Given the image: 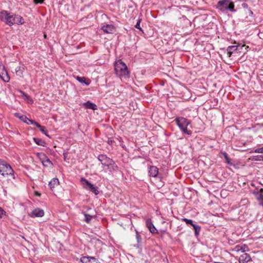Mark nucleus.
I'll return each mask as SVG.
<instances>
[{"label": "nucleus", "instance_id": "nucleus-2", "mask_svg": "<svg viewBox=\"0 0 263 263\" xmlns=\"http://www.w3.org/2000/svg\"><path fill=\"white\" fill-rule=\"evenodd\" d=\"M216 8L222 13H227L228 11L235 12L234 4L230 0L219 1L217 3Z\"/></svg>", "mask_w": 263, "mask_h": 263}, {"label": "nucleus", "instance_id": "nucleus-26", "mask_svg": "<svg viewBox=\"0 0 263 263\" xmlns=\"http://www.w3.org/2000/svg\"><path fill=\"white\" fill-rule=\"evenodd\" d=\"M193 227L195 230V234L196 236L198 235L200 230V227L197 224H193Z\"/></svg>", "mask_w": 263, "mask_h": 263}, {"label": "nucleus", "instance_id": "nucleus-31", "mask_svg": "<svg viewBox=\"0 0 263 263\" xmlns=\"http://www.w3.org/2000/svg\"><path fill=\"white\" fill-rule=\"evenodd\" d=\"M141 22V20H138L136 25H135V27L138 29H139L140 31H142L141 28L140 27V24Z\"/></svg>", "mask_w": 263, "mask_h": 263}, {"label": "nucleus", "instance_id": "nucleus-39", "mask_svg": "<svg viewBox=\"0 0 263 263\" xmlns=\"http://www.w3.org/2000/svg\"><path fill=\"white\" fill-rule=\"evenodd\" d=\"M29 102H30V103H32L33 102V100H32L31 99H30Z\"/></svg>", "mask_w": 263, "mask_h": 263}, {"label": "nucleus", "instance_id": "nucleus-23", "mask_svg": "<svg viewBox=\"0 0 263 263\" xmlns=\"http://www.w3.org/2000/svg\"><path fill=\"white\" fill-rule=\"evenodd\" d=\"M242 7H243V8H244L245 9H246L248 11V12L249 13V15L251 16H252L253 15V12L248 7V5L247 3H242Z\"/></svg>", "mask_w": 263, "mask_h": 263}, {"label": "nucleus", "instance_id": "nucleus-42", "mask_svg": "<svg viewBox=\"0 0 263 263\" xmlns=\"http://www.w3.org/2000/svg\"><path fill=\"white\" fill-rule=\"evenodd\" d=\"M261 160H262V161H263V155H262V156H261Z\"/></svg>", "mask_w": 263, "mask_h": 263}, {"label": "nucleus", "instance_id": "nucleus-28", "mask_svg": "<svg viewBox=\"0 0 263 263\" xmlns=\"http://www.w3.org/2000/svg\"><path fill=\"white\" fill-rule=\"evenodd\" d=\"M77 80L79 82H80V83H85V84H86V85H87L89 84V83H86L85 82V80H86V79H85V78L84 77H78H78H77Z\"/></svg>", "mask_w": 263, "mask_h": 263}, {"label": "nucleus", "instance_id": "nucleus-12", "mask_svg": "<svg viewBox=\"0 0 263 263\" xmlns=\"http://www.w3.org/2000/svg\"><path fill=\"white\" fill-rule=\"evenodd\" d=\"M248 250V247L246 245H237L232 249V251L235 252H239L240 251L242 253H244Z\"/></svg>", "mask_w": 263, "mask_h": 263}, {"label": "nucleus", "instance_id": "nucleus-27", "mask_svg": "<svg viewBox=\"0 0 263 263\" xmlns=\"http://www.w3.org/2000/svg\"><path fill=\"white\" fill-rule=\"evenodd\" d=\"M84 216H85V221L87 222V223H89L91 220L92 219V216L89 215V214H87L86 213H84Z\"/></svg>", "mask_w": 263, "mask_h": 263}, {"label": "nucleus", "instance_id": "nucleus-24", "mask_svg": "<svg viewBox=\"0 0 263 263\" xmlns=\"http://www.w3.org/2000/svg\"><path fill=\"white\" fill-rule=\"evenodd\" d=\"M15 73L17 76L23 77V70L21 67H17L15 69Z\"/></svg>", "mask_w": 263, "mask_h": 263}, {"label": "nucleus", "instance_id": "nucleus-14", "mask_svg": "<svg viewBox=\"0 0 263 263\" xmlns=\"http://www.w3.org/2000/svg\"><path fill=\"white\" fill-rule=\"evenodd\" d=\"M238 46H229L227 49V54L229 57H231L232 54L235 53L237 50H239Z\"/></svg>", "mask_w": 263, "mask_h": 263}, {"label": "nucleus", "instance_id": "nucleus-32", "mask_svg": "<svg viewBox=\"0 0 263 263\" xmlns=\"http://www.w3.org/2000/svg\"><path fill=\"white\" fill-rule=\"evenodd\" d=\"M252 159L255 161H260V160H261V155L256 156Z\"/></svg>", "mask_w": 263, "mask_h": 263}, {"label": "nucleus", "instance_id": "nucleus-4", "mask_svg": "<svg viewBox=\"0 0 263 263\" xmlns=\"http://www.w3.org/2000/svg\"><path fill=\"white\" fill-rule=\"evenodd\" d=\"M14 14L6 11L0 12V19L10 26L14 24Z\"/></svg>", "mask_w": 263, "mask_h": 263}, {"label": "nucleus", "instance_id": "nucleus-22", "mask_svg": "<svg viewBox=\"0 0 263 263\" xmlns=\"http://www.w3.org/2000/svg\"><path fill=\"white\" fill-rule=\"evenodd\" d=\"M35 125L40 129L41 132H42L46 136L49 137V135L47 134V131L46 130L45 127L44 126H41L38 123H35Z\"/></svg>", "mask_w": 263, "mask_h": 263}, {"label": "nucleus", "instance_id": "nucleus-40", "mask_svg": "<svg viewBox=\"0 0 263 263\" xmlns=\"http://www.w3.org/2000/svg\"><path fill=\"white\" fill-rule=\"evenodd\" d=\"M43 158H47L45 155H42Z\"/></svg>", "mask_w": 263, "mask_h": 263}, {"label": "nucleus", "instance_id": "nucleus-29", "mask_svg": "<svg viewBox=\"0 0 263 263\" xmlns=\"http://www.w3.org/2000/svg\"><path fill=\"white\" fill-rule=\"evenodd\" d=\"M182 220L183 221L185 222V223L186 224H190L192 225V226H193V224H194L193 222V221L191 219H189L184 218L182 219Z\"/></svg>", "mask_w": 263, "mask_h": 263}, {"label": "nucleus", "instance_id": "nucleus-1", "mask_svg": "<svg viewBox=\"0 0 263 263\" xmlns=\"http://www.w3.org/2000/svg\"><path fill=\"white\" fill-rule=\"evenodd\" d=\"M115 70L116 73L120 78H128L130 77V72L128 70L126 64L121 60H119L115 63Z\"/></svg>", "mask_w": 263, "mask_h": 263}, {"label": "nucleus", "instance_id": "nucleus-43", "mask_svg": "<svg viewBox=\"0 0 263 263\" xmlns=\"http://www.w3.org/2000/svg\"><path fill=\"white\" fill-rule=\"evenodd\" d=\"M243 47V46H241L240 49H242Z\"/></svg>", "mask_w": 263, "mask_h": 263}, {"label": "nucleus", "instance_id": "nucleus-3", "mask_svg": "<svg viewBox=\"0 0 263 263\" xmlns=\"http://www.w3.org/2000/svg\"><path fill=\"white\" fill-rule=\"evenodd\" d=\"M175 121L184 133L188 135H191L192 132L188 130L187 128V126L190 123V121L187 119L183 117L176 118L175 119Z\"/></svg>", "mask_w": 263, "mask_h": 263}, {"label": "nucleus", "instance_id": "nucleus-21", "mask_svg": "<svg viewBox=\"0 0 263 263\" xmlns=\"http://www.w3.org/2000/svg\"><path fill=\"white\" fill-rule=\"evenodd\" d=\"M33 140L35 142V143L39 145H41L43 146H45L46 143L45 142V141H44L43 140L40 138H33Z\"/></svg>", "mask_w": 263, "mask_h": 263}, {"label": "nucleus", "instance_id": "nucleus-37", "mask_svg": "<svg viewBox=\"0 0 263 263\" xmlns=\"http://www.w3.org/2000/svg\"><path fill=\"white\" fill-rule=\"evenodd\" d=\"M224 156L227 162L229 163L230 162L229 158L228 157L227 154L226 153H224Z\"/></svg>", "mask_w": 263, "mask_h": 263}, {"label": "nucleus", "instance_id": "nucleus-25", "mask_svg": "<svg viewBox=\"0 0 263 263\" xmlns=\"http://www.w3.org/2000/svg\"><path fill=\"white\" fill-rule=\"evenodd\" d=\"M43 164L45 166L51 167L52 165V162L48 158H46L45 160L42 161Z\"/></svg>", "mask_w": 263, "mask_h": 263}, {"label": "nucleus", "instance_id": "nucleus-6", "mask_svg": "<svg viewBox=\"0 0 263 263\" xmlns=\"http://www.w3.org/2000/svg\"><path fill=\"white\" fill-rule=\"evenodd\" d=\"M13 170L10 165L0 160V174L3 176L13 175Z\"/></svg>", "mask_w": 263, "mask_h": 263}, {"label": "nucleus", "instance_id": "nucleus-20", "mask_svg": "<svg viewBox=\"0 0 263 263\" xmlns=\"http://www.w3.org/2000/svg\"><path fill=\"white\" fill-rule=\"evenodd\" d=\"M83 106L86 108L91 109L92 110H96L97 109V105L89 101L83 103Z\"/></svg>", "mask_w": 263, "mask_h": 263}, {"label": "nucleus", "instance_id": "nucleus-38", "mask_svg": "<svg viewBox=\"0 0 263 263\" xmlns=\"http://www.w3.org/2000/svg\"><path fill=\"white\" fill-rule=\"evenodd\" d=\"M21 93H22L24 96H26V97H27L28 98V97H27V96L25 94V93H24V92H23L21 91Z\"/></svg>", "mask_w": 263, "mask_h": 263}, {"label": "nucleus", "instance_id": "nucleus-30", "mask_svg": "<svg viewBox=\"0 0 263 263\" xmlns=\"http://www.w3.org/2000/svg\"><path fill=\"white\" fill-rule=\"evenodd\" d=\"M19 117V118H20V119L22 121H23V122H25V123H26V122H27V120H28V118L26 116H24V115L21 116H20V117Z\"/></svg>", "mask_w": 263, "mask_h": 263}, {"label": "nucleus", "instance_id": "nucleus-15", "mask_svg": "<svg viewBox=\"0 0 263 263\" xmlns=\"http://www.w3.org/2000/svg\"><path fill=\"white\" fill-rule=\"evenodd\" d=\"M146 224L148 230L152 233H156L157 232V230L155 228L154 224L152 223L151 219H147L146 221Z\"/></svg>", "mask_w": 263, "mask_h": 263}, {"label": "nucleus", "instance_id": "nucleus-18", "mask_svg": "<svg viewBox=\"0 0 263 263\" xmlns=\"http://www.w3.org/2000/svg\"><path fill=\"white\" fill-rule=\"evenodd\" d=\"M14 24L23 25L25 23L24 18L20 15H14Z\"/></svg>", "mask_w": 263, "mask_h": 263}, {"label": "nucleus", "instance_id": "nucleus-35", "mask_svg": "<svg viewBox=\"0 0 263 263\" xmlns=\"http://www.w3.org/2000/svg\"><path fill=\"white\" fill-rule=\"evenodd\" d=\"M35 123H37V122L33 120L29 119H28V120H27V121L26 122V123L28 124H35Z\"/></svg>", "mask_w": 263, "mask_h": 263}, {"label": "nucleus", "instance_id": "nucleus-36", "mask_svg": "<svg viewBox=\"0 0 263 263\" xmlns=\"http://www.w3.org/2000/svg\"><path fill=\"white\" fill-rule=\"evenodd\" d=\"M45 0H34V2L35 4L43 3Z\"/></svg>", "mask_w": 263, "mask_h": 263}, {"label": "nucleus", "instance_id": "nucleus-41", "mask_svg": "<svg viewBox=\"0 0 263 263\" xmlns=\"http://www.w3.org/2000/svg\"><path fill=\"white\" fill-rule=\"evenodd\" d=\"M44 36L45 38H46V35L45 34H44Z\"/></svg>", "mask_w": 263, "mask_h": 263}, {"label": "nucleus", "instance_id": "nucleus-16", "mask_svg": "<svg viewBox=\"0 0 263 263\" xmlns=\"http://www.w3.org/2000/svg\"><path fill=\"white\" fill-rule=\"evenodd\" d=\"M96 259L94 257L83 256L81 258V261L82 263H93L95 262Z\"/></svg>", "mask_w": 263, "mask_h": 263}, {"label": "nucleus", "instance_id": "nucleus-13", "mask_svg": "<svg viewBox=\"0 0 263 263\" xmlns=\"http://www.w3.org/2000/svg\"><path fill=\"white\" fill-rule=\"evenodd\" d=\"M251 260V258L250 256L247 253H243L241 255L238 259L239 263H248Z\"/></svg>", "mask_w": 263, "mask_h": 263}, {"label": "nucleus", "instance_id": "nucleus-17", "mask_svg": "<svg viewBox=\"0 0 263 263\" xmlns=\"http://www.w3.org/2000/svg\"><path fill=\"white\" fill-rule=\"evenodd\" d=\"M149 173L150 176L156 177L158 174V168L155 166H151L149 167Z\"/></svg>", "mask_w": 263, "mask_h": 263}, {"label": "nucleus", "instance_id": "nucleus-9", "mask_svg": "<svg viewBox=\"0 0 263 263\" xmlns=\"http://www.w3.org/2000/svg\"><path fill=\"white\" fill-rule=\"evenodd\" d=\"M253 194L258 201L259 204L263 206V189L254 191Z\"/></svg>", "mask_w": 263, "mask_h": 263}, {"label": "nucleus", "instance_id": "nucleus-44", "mask_svg": "<svg viewBox=\"0 0 263 263\" xmlns=\"http://www.w3.org/2000/svg\"><path fill=\"white\" fill-rule=\"evenodd\" d=\"M232 263H235L234 261H233Z\"/></svg>", "mask_w": 263, "mask_h": 263}, {"label": "nucleus", "instance_id": "nucleus-33", "mask_svg": "<svg viewBox=\"0 0 263 263\" xmlns=\"http://www.w3.org/2000/svg\"><path fill=\"white\" fill-rule=\"evenodd\" d=\"M5 211L0 208V218H2L4 215H5Z\"/></svg>", "mask_w": 263, "mask_h": 263}, {"label": "nucleus", "instance_id": "nucleus-19", "mask_svg": "<svg viewBox=\"0 0 263 263\" xmlns=\"http://www.w3.org/2000/svg\"><path fill=\"white\" fill-rule=\"evenodd\" d=\"M59 184V182L58 179L54 178L49 182V186L51 190H53L55 186H57Z\"/></svg>", "mask_w": 263, "mask_h": 263}, {"label": "nucleus", "instance_id": "nucleus-7", "mask_svg": "<svg viewBox=\"0 0 263 263\" xmlns=\"http://www.w3.org/2000/svg\"><path fill=\"white\" fill-rule=\"evenodd\" d=\"M81 182L85 189L90 190V191L94 193L96 195H98L99 194V191L96 189L95 186L90 183L85 178L83 177L81 178Z\"/></svg>", "mask_w": 263, "mask_h": 263}, {"label": "nucleus", "instance_id": "nucleus-8", "mask_svg": "<svg viewBox=\"0 0 263 263\" xmlns=\"http://www.w3.org/2000/svg\"><path fill=\"white\" fill-rule=\"evenodd\" d=\"M0 78L5 82H8L10 80V77L3 65H0Z\"/></svg>", "mask_w": 263, "mask_h": 263}, {"label": "nucleus", "instance_id": "nucleus-34", "mask_svg": "<svg viewBox=\"0 0 263 263\" xmlns=\"http://www.w3.org/2000/svg\"><path fill=\"white\" fill-rule=\"evenodd\" d=\"M254 152L256 153H263V147L255 149Z\"/></svg>", "mask_w": 263, "mask_h": 263}, {"label": "nucleus", "instance_id": "nucleus-10", "mask_svg": "<svg viewBox=\"0 0 263 263\" xmlns=\"http://www.w3.org/2000/svg\"><path fill=\"white\" fill-rule=\"evenodd\" d=\"M30 215L32 217H41L44 215V212L40 208H36L31 212Z\"/></svg>", "mask_w": 263, "mask_h": 263}, {"label": "nucleus", "instance_id": "nucleus-5", "mask_svg": "<svg viewBox=\"0 0 263 263\" xmlns=\"http://www.w3.org/2000/svg\"><path fill=\"white\" fill-rule=\"evenodd\" d=\"M98 158L102 162L103 165L107 166L108 167L111 166L114 170L117 168V166L115 165L114 161L111 159L107 157L105 155H100Z\"/></svg>", "mask_w": 263, "mask_h": 263}, {"label": "nucleus", "instance_id": "nucleus-11", "mask_svg": "<svg viewBox=\"0 0 263 263\" xmlns=\"http://www.w3.org/2000/svg\"><path fill=\"white\" fill-rule=\"evenodd\" d=\"M103 31L107 33H113L115 30V27L112 25H106L102 27Z\"/></svg>", "mask_w": 263, "mask_h": 263}]
</instances>
